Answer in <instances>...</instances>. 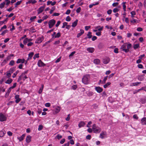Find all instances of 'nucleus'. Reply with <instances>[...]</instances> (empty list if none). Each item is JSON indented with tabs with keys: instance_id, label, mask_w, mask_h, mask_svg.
Masks as SVG:
<instances>
[{
	"instance_id": "nucleus-1",
	"label": "nucleus",
	"mask_w": 146,
	"mask_h": 146,
	"mask_svg": "<svg viewBox=\"0 0 146 146\" xmlns=\"http://www.w3.org/2000/svg\"><path fill=\"white\" fill-rule=\"evenodd\" d=\"M90 76L89 74H87L84 75L82 78V82L84 84H88L90 82Z\"/></svg>"
},
{
	"instance_id": "nucleus-2",
	"label": "nucleus",
	"mask_w": 146,
	"mask_h": 146,
	"mask_svg": "<svg viewBox=\"0 0 146 146\" xmlns=\"http://www.w3.org/2000/svg\"><path fill=\"white\" fill-rule=\"evenodd\" d=\"M92 129L94 133H99L101 131V128L96 124L93 125Z\"/></svg>"
},
{
	"instance_id": "nucleus-3",
	"label": "nucleus",
	"mask_w": 146,
	"mask_h": 146,
	"mask_svg": "<svg viewBox=\"0 0 146 146\" xmlns=\"http://www.w3.org/2000/svg\"><path fill=\"white\" fill-rule=\"evenodd\" d=\"M55 23L56 21L54 19L50 20L48 23L49 28H51L54 26Z\"/></svg>"
},
{
	"instance_id": "nucleus-4",
	"label": "nucleus",
	"mask_w": 146,
	"mask_h": 146,
	"mask_svg": "<svg viewBox=\"0 0 146 146\" xmlns=\"http://www.w3.org/2000/svg\"><path fill=\"white\" fill-rule=\"evenodd\" d=\"M7 117L2 113H0V121L1 122L4 121L6 120Z\"/></svg>"
},
{
	"instance_id": "nucleus-5",
	"label": "nucleus",
	"mask_w": 146,
	"mask_h": 146,
	"mask_svg": "<svg viewBox=\"0 0 146 146\" xmlns=\"http://www.w3.org/2000/svg\"><path fill=\"white\" fill-rule=\"evenodd\" d=\"M127 43H124L121 46V48L122 50L123 51L125 52H128V50L126 48H125Z\"/></svg>"
},
{
	"instance_id": "nucleus-6",
	"label": "nucleus",
	"mask_w": 146,
	"mask_h": 146,
	"mask_svg": "<svg viewBox=\"0 0 146 146\" xmlns=\"http://www.w3.org/2000/svg\"><path fill=\"white\" fill-rule=\"evenodd\" d=\"M37 65L39 67H42L45 66L46 64L40 60H39L37 63Z\"/></svg>"
},
{
	"instance_id": "nucleus-7",
	"label": "nucleus",
	"mask_w": 146,
	"mask_h": 146,
	"mask_svg": "<svg viewBox=\"0 0 146 146\" xmlns=\"http://www.w3.org/2000/svg\"><path fill=\"white\" fill-rule=\"evenodd\" d=\"M43 39L44 38L42 36L41 37H39L36 39L35 41V43H40L43 40Z\"/></svg>"
},
{
	"instance_id": "nucleus-8",
	"label": "nucleus",
	"mask_w": 146,
	"mask_h": 146,
	"mask_svg": "<svg viewBox=\"0 0 146 146\" xmlns=\"http://www.w3.org/2000/svg\"><path fill=\"white\" fill-rule=\"evenodd\" d=\"M95 90L99 93H100L103 91V89L100 86L96 87L95 88Z\"/></svg>"
},
{
	"instance_id": "nucleus-9",
	"label": "nucleus",
	"mask_w": 146,
	"mask_h": 146,
	"mask_svg": "<svg viewBox=\"0 0 146 146\" xmlns=\"http://www.w3.org/2000/svg\"><path fill=\"white\" fill-rule=\"evenodd\" d=\"M19 96L18 95H16L15 96V102L17 103H18L21 100V99L19 98Z\"/></svg>"
},
{
	"instance_id": "nucleus-10",
	"label": "nucleus",
	"mask_w": 146,
	"mask_h": 146,
	"mask_svg": "<svg viewBox=\"0 0 146 146\" xmlns=\"http://www.w3.org/2000/svg\"><path fill=\"white\" fill-rule=\"evenodd\" d=\"M31 138L32 137L30 135H27L26 139V142L27 143H29L31 141Z\"/></svg>"
},
{
	"instance_id": "nucleus-11",
	"label": "nucleus",
	"mask_w": 146,
	"mask_h": 146,
	"mask_svg": "<svg viewBox=\"0 0 146 146\" xmlns=\"http://www.w3.org/2000/svg\"><path fill=\"white\" fill-rule=\"evenodd\" d=\"M25 61V60L24 58H23V59L19 58L17 60L16 62V63L17 64H19V63H20L23 64V63H24Z\"/></svg>"
},
{
	"instance_id": "nucleus-12",
	"label": "nucleus",
	"mask_w": 146,
	"mask_h": 146,
	"mask_svg": "<svg viewBox=\"0 0 146 146\" xmlns=\"http://www.w3.org/2000/svg\"><path fill=\"white\" fill-rule=\"evenodd\" d=\"M141 124L143 125H146V117H145L142 118L141 121Z\"/></svg>"
},
{
	"instance_id": "nucleus-13",
	"label": "nucleus",
	"mask_w": 146,
	"mask_h": 146,
	"mask_svg": "<svg viewBox=\"0 0 146 146\" xmlns=\"http://www.w3.org/2000/svg\"><path fill=\"white\" fill-rule=\"evenodd\" d=\"M106 132L102 131L100 134L99 137L102 139L104 138V136L106 135Z\"/></svg>"
},
{
	"instance_id": "nucleus-14",
	"label": "nucleus",
	"mask_w": 146,
	"mask_h": 146,
	"mask_svg": "<svg viewBox=\"0 0 146 146\" xmlns=\"http://www.w3.org/2000/svg\"><path fill=\"white\" fill-rule=\"evenodd\" d=\"M110 61V58L108 57H107L104 59L103 62L105 64H107Z\"/></svg>"
},
{
	"instance_id": "nucleus-15",
	"label": "nucleus",
	"mask_w": 146,
	"mask_h": 146,
	"mask_svg": "<svg viewBox=\"0 0 146 146\" xmlns=\"http://www.w3.org/2000/svg\"><path fill=\"white\" fill-rule=\"evenodd\" d=\"M94 28L96 29H98L97 30L98 31H101L103 29V26L101 27L100 26H98L95 27Z\"/></svg>"
},
{
	"instance_id": "nucleus-16",
	"label": "nucleus",
	"mask_w": 146,
	"mask_h": 146,
	"mask_svg": "<svg viewBox=\"0 0 146 146\" xmlns=\"http://www.w3.org/2000/svg\"><path fill=\"white\" fill-rule=\"evenodd\" d=\"M11 89L10 87L8 89L7 91L5 94V96L6 98L9 95V94L11 90Z\"/></svg>"
},
{
	"instance_id": "nucleus-17",
	"label": "nucleus",
	"mask_w": 146,
	"mask_h": 146,
	"mask_svg": "<svg viewBox=\"0 0 146 146\" xmlns=\"http://www.w3.org/2000/svg\"><path fill=\"white\" fill-rule=\"evenodd\" d=\"M25 136V134H23L21 137H18L17 138L20 141H21L23 140Z\"/></svg>"
},
{
	"instance_id": "nucleus-18",
	"label": "nucleus",
	"mask_w": 146,
	"mask_h": 146,
	"mask_svg": "<svg viewBox=\"0 0 146 146\" xmlns=\"http://www.w3.org/2000/svg\"><path fill=\"white\" fill-rule=\"evenodd\" d=\"M84 33V31L82 29L80 30V32L77 34V38L79 37Z\"/></svg>"
},
{
	"instance_id": "nucleus-19",
	"label": "nucleus",
	"mask_w": 146,
	"mask_h": 146,
	"mask_svg": "<svg viewBox=\"0 0 146 146\" xmlns=\"http://www.w3.org/2000/svg\"><path fill=\"white\" fill-rule=\"evenodd\" d=\"M44 9V8L43 7H41L37 10L38 14H40L42 12Z\"/></svg>"
},
{
	"instance_id": "nucleus-20",
	"label": "nucleus",
	"mask_w": 146,
	"mask_h": 146,
	"mask_svg": "<svg viewBox=\"0 0 146 146\" xmlns=\"http://www.w3.org/2000/svg\"><path fill=\"white\" fill-rule=\"evenodd\" d=\"M78 20L76 19L75 21L74 22L72 25V27H74L76 26L77 24Z\"/></svg>"
},
{
	"instance_id": "nucleus-21",
	"label": "nucleus",
	"mask_w": 146,
	"mask_h": 146,
	"mask_svg": "<svg viewBox=\"0 0 146 146\" xmlns=\"http://www.w3.org/2000/svg\"><path fill=\"white\" fill-rule=\"evenodd\" d=\"M12 81L13 80L12 79L9 78L5 82V83L7 84H10L12 83Z\"/></svg>"
},
{
	"instance_id": "nucleus-22",
	"label": "nucleus",
	"mask_w": 146,
	"mask_h": 146,
	"mask_svg": "<svg viewBox=\"0 0 146 146\" xmlns=\"http://www.w3.org/2000/svg\"><path fill=\"white\" fill-rule=\"evenodd\" d=\"M85 124V123L83 121H81L78 124V127L79 128H81L83 127Z\"/></svg>"
},
{
	"instance_id": "nucleus-23",
	"label": "nucleus",
	"mask_w": 146,
	"mask_h": 146,
	"mask_svg": "<svg viewBox=\"0 0 146 146\" xmlns=\"http://www.w3.org/2000/svg\"><path fill=\"white\" fill-rule=\"evenodd\" d=\"M6 133L5 131H0V137H3Z\"/></svg>"
},
{
	"instance_id": "nucleus-24",
	"label": "nucleus",
	"mask_w": 146,
	"mask_h": 146,
	"mask_svg": "<svg viewBox=\"0 0 146 146\" xmlns=\"http://www.w3.org/2000/svg\"><path fill=\"white\" fill-rule=\"evenodd\" d=\"M94 50V48H88L87 49V50L90 53H92Z\"/></svg>"
},
{
	"instance_id": "nucleus-25",
	"label": "nucleus",
	"mask_w": 146,
	"mask_h": 146,
	"mask_svg": "<svg viewBox=\"0 0 146 146\" xmlns=\"http://www.w3.org/2000/svg\"><path fill=\"white\" fill-rule=\"evenodd\" d=\"M60 108L58 106L56 107L55 110V112L56 113H58L60 111Z\"/></svg>"
},
{
	"instance_id": "nucleus-26",
	"label": "nucleus",
	"mask_w": 146,
	"mask_h": 146,
	"mask_svg": "<svg viewBox=\"0 0 146 146\" xmlns=\"http://www.w3.org/2000/svg\"><path fill=\"white\" fill-rule=\"evenodd\" d=\"M94 62L96 64H98L100 63V60L98 59H96L94 60Z\"/></svg>"
},
{
	"instance_id": "nucleus-27",
	"label": "nucleus",
	"mask_w": 146,
	"mask_h": 146,
	"mask_svg": "<svg viewBox=\"0 0 146 146\" xmlns=\"http://www.w3.org/2000/svg\"><path fill=\"white\" fill-rule=\"evenodd\" d=\"M141 83V82L133 83L130 86H137L138 85V84H140Z\"/></svg>"
},
{
	"instance_id": "nucleus-28",
	"label": "nucleus",
	"mask_w": 146,
	"mask_h": 146,
	"mask_svg": "<svg viewBox=\"0 0 146 146\" xmlns=\"http://www.w3.org/2000/svg\"><path fill=\"white\" fill-rule=\"evenodd\" d=\"M44 88V85L43 84H42L41 85V87L40 88L38 91V93L40 94H41L42 91Z\"/></svg>"
},
{
	"instance_id": "nucleus-29",
	"label": "nucleus",
	"mask_w": 146,
	"mask_h": 146,
	"mask_svg": "<svg viewBox=\"0 0 146 146\" xmlns=\"http://www.w3.org/2000/svg\"><path fill=\"white\" fill-rule=\"evenodd\" d=\"M29 42V40H28V38H25L23 41V43L24 44H26L27 43Z\"/></svg>"
},
{
	"instance_id": "nucleus-30",
	"label": "nucleus",
	"mask_w": 146,
	"mask_h": 146,
	"mask_svg": "<svg viewBox=\"0 0 146 146\" xmlns=\"http://www.w3.org/2000/svg\"><path fill=\"white\" fill-rule=\"evenodd\" d=\"M34 54V53L33 52H31L29 54L28 58H29V59H31L32 58Z\"/></svg>"
},
{
	"instance_id": "nucleus-31",
	"label": "nucleus",
	"mask_w": 146,
	"mask_h": 146,
	"mask_svg": "<svg viewBox=\"0 0 146 146\" xmlns=\"http://www.w3.org/2000/svg\"><path fill=\"white\" fill-rule=\"evenodd\" d=\"M88 38H91L92 36V33L91 32H89L87 34V36Z\"/></svg>"
},
{
	"instance_id": "nucleus-32",
	"label": "nucleus",
	"mask_w": 146,
	"mask_h": 146,
	"mask_svg": "<svg viewBox=\"0 0 146 146\" xmlns=\"http://www.w3.org/2000/svg\"><path fill=\"white\" fill-rule=\"evenodd\" d=\"M139 47V44H134L133 45V48L136 49Z\"/></svg>"
},
{
	"instance_id": "nucleus-33",
	"label": "nucleus",
	"mask_w": 146,
	"mask_h": 146,
	"mask_svg": "<svg viewBox=\"0 0 146 146\" xmlns=\"http://www.w3.org/2000/svg\"><path fill=\"white\" fill-rule=\"evenodd\" d=\"M127 48H126V49H127L128 50V52L129 51V49L131 48V44L130 43H127Z\"/></svg>"
},
{
	"instance_id": "nucleus-34",
	"label": "nucleus",
	"mask_w": 146,
	"mask_h": 146,
	"mask_svg": "<svg viewBox=\"0 0 146 146\" xmlns=\"http://www.w3.org/2000/svg\"><path fill=\"white\" fill-rule=\"evenodd\" d=\"M111 83L110 82H108L106 84L104 85V87L105 88H106L109 86L110 85Z\"/></svg>"
},
{
	"instance_id": "nucleus-35",
	"label": "nucleus",
	"mask_w": 146,
	"mask_h": 146,
	"mask_svg": "<svg viewBox=\"0 0 146 146\" xmlns=\"http://www.w3.org/2000/svg\"><path fill=\"white\" fill-rule=\"evenodd\" d=\"M19 71L18 70H17L13 74L12 77L13 78H15L17 74L19 73Z\"/></svg>"
},
{
	"instance_id": "nucleus-36",
	"label": "nucleus",
	"mask_w": 146,
	"mask_h": 146,
	"mask_svg": "<svg viewBox=\"0 0 146 146\" xmlns=\"http://www.w3.org/2000/svg\"><path fill=\"white\" fill-rule=\"evenodd\" d=\"M22 2V1L21 0L20 1H18L15 4V7H17V6L18 5H20L21 4V3Z\"/></svg>"
},
{
	"instance_id": "nucleus-37",
	"label": "nucleus",
	"mask_w": 146,
	"mask_h": 146,
	"mask_svg": "<svg viewBox=\"0 0 146 146\" xmlns=\"http://www.w3.org/2000/svg\"><path fill=\"white\" fill-rule=\"evenodd\" d=\"M15 63V62L14 60H12L10 61L9 63V65L11 66H13Z\"/></svg>"
},
{
	"instance_id": "nucleus-38",
	"label": "nucleus",
	"mask_w": 146,
	"mask_h": 146,
	"mask_svg": "<svg viewBox=\"0 0 146 146\" xmlns=\"http://www.w3.org/2000/svg\"><path fill=\"white\" fill-rule=\"evenodd\" d=\"M61 36L60 33V32H58L54 36V38H58L59 37Z\"/></svg>"
},
{
	"instance_id": "nucleus-39",
	"label": "nucleus",
	"mask_w": 146,
	"mask_h": 146,
	"mask_svg": "<svg viewBox=\"0 0 146 146\" xmlns=\"http://www.w3.org/2000/svg\"><path fill=\"white\" fill-rule=\"evenodd\" d=\"M43 126L42 125H39L38 128V131H40L42 130L43 129Z\"/></svg>"
},
{
	"instance_id": "nucleus-40",
	"label": "nucleus",
	"mask_w": 146,
	"mask_h": 146,
	"mask_svg": "<svg viewBox=\"0 0 146 146\" xmlns=\"http://www.w3.org/2000/svg\"><path fill=\"white\" fill-rule=\"evenodd\" d=\"M15 68L13 67L11 68L9 70V72H11V73H12L15 70Z\"/></svg>"
},
{
	"instance_id": "nucleus-41",
	"label": "nucleus",
	"mask_w": 146,
	"mask_h": 146,
	"mask_svg": "<svg viewBox=\"0 0 146 146\" xmlns=\"http://www.w3.org/2000/svg\"><path fill=\"white\" fill-rule=\"evenodd\" d=\"M5 1L6 2L5 4L7 6H8L11 3L10 0H5Z\"/></svg>"
},
{
	"instance_id": "nucleus-42",
	"label": "nucleus",
	"mask_w": 146,
	"mask_h": 146,
	"mask_svg": "<svg viewBox=\"0 0 146 146\" xmlns=\"http://www.w3.org/2000/svg\"><path fill=\"white\" fill-rule=\"evenodd\" d=\"M5 4V2H3L2 3L0 4V8L1 9H2L4 7Z\"/></svg>"
},
{
	"instance_id": "nucleus-43",
	"label": "nucleus",
	"mask_w": 146,
	"mask_h": 146,
	"mask_svg": "<svg viewBox=\"0 0 146 146\" xmlns=\"http://www.w3.org/2000/svg\"><path fill=\"white\" fill-rule=\"evenodd\" d=\"M39 57V54L38 53H37L35 54L34 57H33V59L35 60V59L36 58H38Z\"/></svg>"
},
{
	"instance_id": "nucleus-44",
	"label": "nucleus",
	"mask_w": 146,
	"mask_h": 146,
	"mask_svg": "<svg viewBox=\"0 0 146 146\" xmlns=\"http://www.w3.org/2000/svg\"><path fill=\"white\" fill-rule=\"evenodd\" d=\"M11 72H9V71L7 72V76L8 78H9L11 77Z\"/></svg>"
},
{
	"instance_id": "nucleus-45",
	"label": "nucleus",
	"mask_w": 146,
	"mask_h": 146,
	"mask_svg": "<svg viewBox=\"0 0 146 146\" xmlns=\"http://www.w3.org/2000/svg\"><path fill=\"white\" fill-rule=\"evenodd\" d=\"M77 88L76 85H74L72 87V89L74 90H75Z\"/></svg>"
},
{
	"instance_id": "nucleus-46",
	"label": "nucleus",
	"mask_w": 146,
	"mask_h": 146,
	"mask_svg": "<svg viewBox=\"0 0 146 146\" xmlns=\"http://www.w3.org/2000/svg\"><path fill=\"white\" fill-rule=\"evenodd\" d=\"M62 137V135H60V134H58L56 137V138L58 139H61Z\"/></svg>"
},
{
	"instance_id": "nucleus-47",
	"label": "nucleus",
	"mask_w": 146,
	"mask_h": 146,
	"mask_svg": "<svg viewBox=\"0 0 146 146\" xmlns=\"http://www.w3.org/2000/svg\"><path fill=\"white\" fill-rule=\"evenodd\" d=\"M68 23L66 22H64L63 23V25L62 27V28H65V27L67 25Z\"/></svg>"
},
{
	"instance_id": "nucleus-48",
	"label": "nucleus",
	"mask_w": 146,
	"mask_h": 146,
	"mask_svg": "<svg viewBox=\"0 0 146 146\" xmlns=\"http://www.w3.org/2000/svg\"><path fill=\"white\" fill-rule=\"evenodd\" d=\"M36 18V16H34L31 17L30 18V20L31 21H33Z\"/></svg>"
},
{
	"instance_id": "nucleus-49",
	"label": "nucleus",
	"mask_w": 146,
	"mask_h": 146,
	"mask_svg": "<svg viewBox=\"0 0 146 146\" xmlns=\"http://www.w3.org/2000/svg\"><path fill=\"white\" fill-rule=\"evenodd\" d=\"M66 20L67 21H69L71 20V18H70L69 16H68L67 17L66 19Z\"/></svg>"
},
{
	"instance_id": "nucleus-50",
	"label": "nucleus",
	"mask_w": 146,
	"mask_h": 146,
	"mask_svg": "<svg viewBox=\"0 0 146 146\" xmlns=\"http://www.w3.org/2000/svg\"><path fill=\"white\" fill-rule=\"evenodd\" d=\"M101 31H99L96 33V35L98 36H100L101 35Z\"/></svg>"
},
{
	"instance_id": "nucleus-51",
	"label": "nucleus",
	"mask_w": 146,
	"mask_h": 146,
	"mask_svg": "<svg viewBox=\"0 0 146 146\" xmlns=\"http://www.w3.org/2000/svg\"><path fill=\"white\" fill-rule=\"evenodd\" d=\"M126 3V2H123L122 3V5H123V9H125V8H126V5H125V4Z\"/></svg>"
},
{
	"instance_id": "nucleus-52",
	"label": "nucleus",
	"mask_w": 146,
	"mask_h": 146,
	"mask_svg": "<svg viewBox=\"0 0 146 146\" xmlns=\"http://www.w3.org/2000/svg\"><path fill=\"white\" fill-rule=\"evenodd\" d=\"M16 85H17V83H15L13 84V86H11V87H10V88L11 89H13L16 87Z\"/></svg>"
},
{
	"instance_id": "nucleus-53",
	"label": "nucleus",
	"mask_w": 146,
	"mask_h": 146,
	"mask_svg": "<svg viewBox=\"0 0 146 146\" xmlns=\"http://www.w3.org/2000/svg\"><path fill=\"white\" fill-rule=\"evenodd\" d=\"M33 44V43L31 42H29L27 44L28 46H32Z\"/></svg>"
},
{
	"instance_id": "nucleus-54",
	"label": "nucleus",
	"mask_w": 146,
	"mask_h": 146,
	"mask_svg": "<svg viewBox=\"0 0 146 146\" xmlns=\"http://www.w3.org/2000/svg\"><path fill=\"white\" fill-rule=\"evenodd\" d=\"M119 11V9L117 8H114L113 10V12L115 13Z\"/></svg>"
},
{
	"instance_id": "nucleus-55",
	"label": "nucleus",
	"mask_w": 146,
	"mask_h": 146,
	"mask_svg": "<svg viewBox=\"0 0 146 146\" xmlns=\"http://www.w3.org/2000/svg\"><path fill=\"white\" fill-rule=\"evenodd\" d=\"M137 66L138 67L140 68H143V66L141 64H138Z\"/></svg>"
},
{
	"instance_id": "nucleus-56",
	"label": "nucleus",
	"mask_w": 146,
	"mask_h": 146,
	"mask_svg": "<svg viewBox=\"0 0 146 146\" xmlns=\"http://www.w3.org/2000/svg\"><path fill=\"white\" fill-rule=\"evenodd\" d=\"M61 58V57L60 56V57H59L55 61V62L57 63H58V62H59Z\"/></svg>"
},
{
	"instance_id": "nucleus-57",
	"label": "nucleus",
	"mask_w": 146,
	"mask_h": 146,
	"mask_svg": "<svg viewBox=\"0 0 146 146\" xmlns=\"http://www.w3.org/2000/svg\"><path fill=\"white\" fill-rule=\"evenodd\" d=\"M14 8H13V7H11L9 9H7V11H12L13 9Z\"/></svg>"
},
{
	"instance_id": "nucleus-58",
	"label": "nucleus",
	"mask_w": 146,
	"mask_h": 146,
	"mask_svg": "<svg viewBox=\"0 0 146 146\" xmlns=\"http://www.w3.org/2000/svg\"><path fill=\"white\" fill-rule=\"evenodd\" d=\"M81 10V8L80 7H79L76 9V12L77 13H78L80 12Z\"/></svg>"
},
{
	"instance_id": "nucleus-59",
	"label": "nucleus",
	"mask_w": 146,
	"mask_h": 146,
	"mask_svg": "<svg viewBox=\"0 0 146 146\" xmlns=\"http://www.w3.org/2000/svg\"><path fill=\"white\" fill-rule=\"evenodd\" d=\"M65 139H63L61 140L60 141V143L61 144H63L65 141Z\"/></svg>"
},
{
	"instance_id": "nucleus-60",
	"label": "nucleus",
	"mask_w": 146,
	"mask_h": 146,
	"mask_svg": "<svg viewBox=\"0 0 146 146\" xmlns=\"http://www.w3.org/2000/svg\"><path fill=\"white\" fill-rule=\"evenodd\" d=\"M60 23L61 22L60 21H58L57 23L56 24V25L55 26L56 27H58L60 24Z\"/></svg>"
},
{
	"instance_id": "nucleus-61",
	"label": "nucleus",
	"mask_w": 146,
	"mask_h": 146,
	"mask_svg": "<svg viewBox=\"0 0 146 146\" xmlns=\"http://www.w3.org/2000/svg\"><path fill=\"white\" fill-rule=\"evenodd\" d=\"M76 53L75 51H74L72 52L69 55V57H70L71 56H73L74 54Z\"/></svg>"
},
{
	"instance_id": "nucleus-62",
	"label": "nucleus",
	"mask_w": 146,
	"mask_h": 146,
	"mask_svg": "<svg viewBox=\"0 0 146 146\" xmlns=\"http://www.w3.org/2000/svg\"><path fill=\"white\" fill-rule=\"evenodd\" d=\"M92 123V122L91 121H90L88 123V124L87 125V127H90V125Z\"/></svg>"
},
{
	"instance_id": "nucleus-63",
	"label": "nucleus",
	"mask_w": 146,
	"mask_h": 146,
	"mask_svg": "<svg viewBox=\"0 0 146 146\" xmlns=\"http://www.w3.org/2000/svg\"><path fill=\"white\" fill-rule=\"evenodd\" d=\"M137 31L139 32H141L143 31V29L141 27H138L137 29Z\"/></svg>"
},
{
	"instance_id": "nucleus-64",
	"label": "nucleus",
	"mask_w": 146,
	"mask_h": 146,
	"mask_svg": "<svg viewBox=\"0 0 146 146\" xmlns=\"http://www.w3.org/2000/svg\"><path fill=\"white\" fill-rule=\"evenodd\" d=\"M70 13V9H68L67 10L65 13V14L66 15H69Z\"/></svg>"
}]
</instances>
